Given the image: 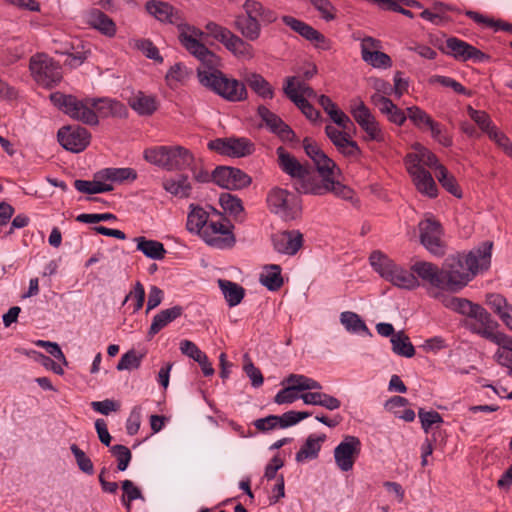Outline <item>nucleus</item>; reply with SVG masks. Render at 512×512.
<instances>
[{
	"instance_id": "473e14b6",
	"label": "nucleus",
	"mask_w": 512,
	"mask_h": 512,
	"mask_svg": "<svg viewBox=\"0 0 512 512\" xmlns=\"http://www.w3.org/2000/svg\"><path fill=\"white\" fill-rule=\"evenodd\" d=\"M324 434L320 436L310 435L302 445L300 450L296 453L295 459L297 462H304L308 459H315L321 450V444L325 441Z\"/></svg>"
},
{
	"instance_id": "4be33fe9",
	"label": "nucleus",
	"mask_w": 512,
	"mask_h": 512,
	"mask_svg": "<svg viewBox=\"0 0 512 512\" xmlns=\"http://www.w3.org/2000/svg\"><path fill=\"white\" fill-rule=\"evenodd\" d=\"M443 52L460 61L474 60L483 61L487 56L476 47L456 37H450L446 40V48Z\"/></svg>"
},
{
	"instance_id": "052dcab7",
	"label": "nucleus",
	"mask_w": 512,
	"mask_h": 512,
	"mask_svg": "<svg viewBox=\"0 0 512 512\" xmlns=\"http://www.w3.org/2000/svg\"><path fill=\"white\" fill-rule=\"evenodd\" d=\"M418 416L421 421L422 429L427 433L433 424H439L443 422L442 416L436 411H425L420 408Z\"/></svg>"
},
{
	"instance_id": "f8f14e48",
	"label": "nucleus",
	"mask_w": 512,
	"mask_h": 512,
	"mask_svg": "<svg viewBox=\"0 0 512 512\" xmlns=\"http://www.w3.org/2000/svg\"><path fill=\"white\" fill-rule=\"evenodd\" d=\"M350 113L357 124L365 131L368 140L377 142L384 140L379 123L362 100L353 99L351 101Z\"/></svg>"
},
{
	"instance_id": "393cba45",
	"label": "nucleus",
	"mask_w": 512,
	"mask_h": 512,
	"mask_svg": "<svg viewBox=\"0 0 512 512\" xmlns=\"http://www.w3.org/2000/svg\"><path fill=\"white\" fill-rule=\"evenodd\" d=\"M406 169L420 193L431 198L437 196V185L429 171L425 170V168H417L415 165L406 167Z\"/></svg>"
},
{
	"instance_id": "37998d69",
	"label": "nucleus",
	"mask_w": 512,
	"mask_h": 512,
	"mask_svg": "<svg viewBox=\"0 0 512 512\" xmlns=\"http://www.w3.org/2000/svg\"><path fill=\"white\" fill-rule=\"evenodd\" d=\"M100 178L110 181L122 182L125 180L134 181L137 173L132 168H107L97 174Z\"/></svg>"
},
{
	"instance_id": "9d476101",
	"label": "nucleus",
	"mask_w": 512,
	"mask_h": 512,
	"mask_svg": "<svg viewBox=\"0 0 512 512\" xmlns=\"http://www.w3.org/2000/svg\"><path fill=\"white\" fill-rule=\"evenodd\" d=\"M29 69L33 79L45 88H52L62 80L60 65L46 54L32 56Z\"/></svg>"
},
{
	"instance_id": "a211bd4d",
	"label": "nucleus",
	"mask_w": 512,
	"mask_h": 512,
	"mask_svg": "<svg viewBox=\"0 0 512 512\" xmlns=\"http://www.w3.org/2000/svg\"><path fill=\"white\" fill-rule=\"evenodd\" d=\"M420 232V241L424 247L432 254H444V245L441 240L442 228L440 223L434 218H426L418 225Z\"/></svg>"
},
{
	"instance_id": "6e6d98bb",
	"label": "nucleus",
	"mask_w": 512,
	"mask_h": 512,
	"mask_svg": "<svg viewBox=\"0 0 512 512\" xmlns=\"http://www.w3.org/2000/svg\"><path fill=\"white\" fill-rule=\"evenodd\" d=\"M111 453L117 458L118 470H126L132 457L130 450L124 445L117 444L111 447Z\"/></svg>"
},
{
	"instance_id": "c85d7f7f",
	"label": "nucleus",
	"mask_w": 512,
	"mask_h": 512,
	"mask_svg": "<svg viewBox=\"0 0 512 512\" xmlns=\"http://www.w3.org/2000/svg\"><path fill=\"white\" fill-rule=\"evenodd\" d=\"M183 314V307L180 305L173 306L157 313L151 323L148 336L151 339L169 323L173 322Z\"/></svg>"
},
{
	"instance_id": "864d4df0",
	"label": "nucleus",
	"mask_w": 512,
	"mask_h": 512,
	"mask_svg": "<svg viewBox=\"0 0 512 512\" xmlns=\"http://www.w3.org/2000/svg\"><path fill=\"white\" fill-rule=\"evenodd\" d=\"M486 303L500 318L512 307L502 295L497 293L488 294Z\"/></svg>"
},
{
	"instance_id": "5fc2aeb1",
	"label": "nucleus",
	"mask_w": 512,
	"mask_h": 512,
	"mask_svg": "<svg viewBox=\"0 0 512 512\" xmlns=\"http://www.w3.org/2000/svg\"><path fill=\"white\" fill-rule=\"evenodd\" d=\"M243 369L246 372L247 376L250 378L253 387H260L263 384V375L260 369L255 367L248 354L244 355Z\"/></svg>"
},
{
	"instance_id": "774afa93",
	"label": "nucleus",
	"mask_w": 512,
	"mask_h": 512,
	"mask_svg": "<svg viewBox=\"0 0 512 512\" xmlns=\"http://www.w3.org/2000/svg\"><path fill=\"white\" fill-rule=\"evenodd\" d=\"M489 138L496 142V144L503 149V151L510 157H512V142L502 132L494 129L488 134Z\"/></svg>"
},
{
	"instance_id": "2f4dec72",
	"label": "nucleus",
	"mask_w": 512,
	"mask_h": 512,
	"mask_svg": "<svg viewBox=\"0 0 512 512\" xmlns=\"http://www.w3.org/2000/svg\"><path fill=\"white\" fill-rule=\"evenodd\" d=\"M283 91L285 95L301 110L307 119L313 122L319 119L320 112L316 110L307 99H303L302 96H298V93L292 88L291 83L284 85Z\"/></svg>"
},
{
	"instance_id": "bb28decb",
	"label": "nucleus",
	"mask_w": 512,
	"mask_h": 512,
	"mask_svg": "<svg viewBox=\"0 0 512 512\" xmlns=\"http://www.w3.org/2000/svg\"><path fill=\"white\" fill-rule=\"evenodd\" d=\"M162 187L167 193L180 199L191 197L193 190L189 177L185 174L165 178Z\"/></svg>"
},
{
	"instance_id": "7c9ffc66",
	"label": "nucleus",
	"mask_w": 512,
	"mask_h": 512,
	"mask_svg": "<svg viewBox=\"0 0 512 512\" xmlns=\"http://www.w3.org/2000/svg\"><path fill=\"white\" fill-rule=\"evenodd\" d=\"M493 343L499 346L494 354L495 361L507 367L509 374H512V337L502 333Z\"/></svg>"
},
{
	"instance_id": "1a4fd4ad",
	"label": "nucleus",
	"mask_w": 512,
	"mask_h": 512,
	"mask_svg": "<svg viewBox=\"0 0 512 512\" xmlns=\"http://www.w3.org/2000/svg\"><path fill=\"white\" fill-rule=\"evenodd\" d=\"M269 210L285 221L294 220L301 214V201L292 192L275 187L267 195Z\"/></svg>"
},
{
	"instance_id": "c03bdc74",
	"label": "nucleus",
	"mask_w": 512,
	"mask_h": 512,
	"mask_svg": "<svg viewBox=\"0 0 512 512\" xmlns=\"http://www.w3.org/2000/svg\"><path fill=\"white\" fill-rule=\"evenodd\" d=\"M340 322L348 331L353 333L368 331L364 321L354 312H342L340 315Z\"/></svg>"
},
{
	"instance_id": "58836bf2",
	"label": "nucleus",
	"mask_w": 512,
	"mask_h": 512,
	"mask_svg": "<svg viewBox=\"0 0 512 512\" xmlns=\"http://www.w3.org/2000/svg\"><path fill=\"white\" fill-rule=\"evenodd\" d=\"M390 341L395 354L407 358L414 356L415 348L404 331L397 332Z\"/></svg>"
},
{
	"instance_id": "a19ab883",
	"label": "nucleus",
	"mask_w": 512,
	"mask_h": 512,
	"mask_svg": "<svg viewBox=\"0 0 512 512\" xmlns=\"http://www.w3.org/2000/svg\"><path fill=\"white\" fill-rule=\"evenodd\" d=\"M436 178L442 187L457 198L462 197V191L455 177L443 165L437 166Z\"/></svg>"
},
{
	"instance_id": "49530a36",
	"label": "nucleus",
	"mask_w": 512,
	"mask_h": 512,
	"mask_svg": "<svg viewBox=\"0 0 512 512\" xmlns=\"http://www.w3.org/2000/svg\"><path fill=\"white\" fill-rule=\"evenodd\" d=\"M219 203L225 212L234 216L239 215L244 210L241 200L230 193H222L219 197Z\"/></svg>"
},
{
	"instance_id": "aec40b11",
	"label": "nucleus",
	"mask_w": 512,
	"mask_h": 512,
	"mask_svg": "<svg viewBox=\"0 0 512 512\" xmlns=\"http://www.w3.org/2000/svg\"><path fill=\"white\" fill-rule=\"evenodd\" d=\"M411 270L423 285L428 284L434 288L447 291L444 267L439 269L435 264L427 261H417Z\"/></svg>"
},
{
	"instance_id": "b1692460",
	"label": "nucleus",
	"mask_w": 512,
	"mask_h": 512,
	"mask_svg": "<svg viewBox=\"0 0 512 512\" xmlns=\"http://www.w3.org/2000/svg\"><path fill=\"white\" fill-rule=\"evenodd\" d=\"M273 244L278 253L294 255L303 245V235L297 230L279 232L273 236Z\"/></svg>"
},
{
	"instance_id": "39448f33",
	"label": "nucleus",
	"mask_w": 512,
	"mask_h": 512,
	"mask_svg": "<svg viewBox=\"0 0 512 512\" xmlns=\"http://www.w3.org/2000/svg\"><path fill=\"white\" fill-rule=\"evenodd\" d=\"M490 264V258H447L444 264L447 291L463 288L479 272L489 269Z\"/></svg>"
},
{
	"instance_id": "de8ad7c7",
	"label": "nucleus",
	"mask_w": 512,
	"mask_h": 512,
	"mask_svg": "<svg viewBox=\"0 0 512 512\" xmlns=\"http://www.w3.org/2000/svg\"><path fill=\"white\" fill-rule=\"evenodd\" d=\"M142 359V354H138L133 349L129 350L121 356L116 368L119 371L138 369L141 365Z\"/></svg>"
},
{
	"instance_id": "ea45409f",
	"label": "nucleus",
	"mask_w": 512,
	"mask_h": 512,
	"mask_svg": "<svg viewBox=\"0 0 512 512\" xmlns=\"http://www.w3.org/2000/svg\"><path fill=\"white\" fill-rule=\"evenodd\" d=\"M134 241L136 242L137 250L145 256H163L168 253L164 248V245L157 240H151L140 236L134 238Z\"/></svg>"
},
{
	"instance_id": "c756f323",
	"label": "nucleus",
	"mask_w": 512,
	"mask_h": 512,
	"mask_svg": "<svg viewBox=\"0 0 512 512\" xmlns=\"http://www.w3.org/2000/svg\"><path fill=\"white\" fill-rule=\"evenodd\" d=\"M86 22L89 26L108 37H112L116 33L114 21L99 9L89 11L86 16Z\"/></svg>"
},
{
	"instance_id": "3c124183",
	"label": "nucleus",
	"mask_w": 512,
	"mask_h": 512,
	"mask_svg": "<svg viewBox=\"0 0 512 512\" xmlns=\"http://www.w3.org/2000/svg\"><path fill=\"white\" fill-rule=\"evenodd\" d=\"M407 117L413 122V124L418 128H423L424 126H428L432 123V118L420 107L411 106L406 109Z\"/></svg>"
},
{
	"instance_id": "f704fd0d",
	"label": "nucleus",
	"mask_w": 512,
	"mask_h": 512,
	"mask_svg": "<svg viewBox=\"0 0 512 512\" xmlns=\"http://www.w3.org/2000/svg\"><path fill=\"white\" fill-rule=\"evenodd\" d=\"M259 281L270 291L279 290L283 285L281 267L279 265H265Z\"/></svg>"
},
{
	"instance_id": "6e6552de",
	"label": "nucleus",
	"mask_w": 512,
	"mask_h": 512,
	"mask_svg": "<svg viewBox=\"0 0 512 512\" xmlns=\"http://www.w3.org/2000/svg\"><path fill=\"white\" fill-rule=\"evenodd\" d=\"M370 264L379 275L393 285L404 289H415L420 282L414 272L397 266L390 258H370Z\"/></svg>"
},
{
	"instance_id": "cd10ccee",
	"label": "nucleus",
	"mask_w": 512,
	"mask_h": 512,
	"mask_svg": "<svg viewBox=\"0 0 512 512\" xmlns=\"http://www.w3.org/2000/svg\"><path fill=\"white\" fill-rule=\"evenodd\" d=\"M404 162L406 167L415 165L417 168H424V166H427L429 168L434 167L436 170L437 166L440 165L436 155L420 144L414 145V152L409 153Z\"/></svg>"
},
{
	"instance_id": "c9c22d12",
	"label": "nucleus",
	"mask_w": 512,
	"mask_h": 512,
	"mask_svg": "<svg viewBox=\"0 0 512 512\" xmlns=\"http://www.w3.org/2000/svg\"><path fill=\"white\" fill-rule=\"evenodd\" d=\"M130 106L143 116L152 115L157 110V101L154 96L138 93L130 99Z\"/></svg>"
},
{
	"instance_id": "a18cd8bd",
	"label": "nucleus",
	"mask_w": 512,
	"mask_h": 512,
	"mask_svg": "<svg viewBox=\"0 0 512 512\" xmlns=\"http://www.w3.org/2000/svg\"><path fill=\"white\" fill-rule=\"evenodd\" d=\"M122 490L124 493L121 500L128 511L131 509L132 501L137 499L144 500V496L140 488L135 486V484L131 480H124L122 482Z\"/></svg>"
},
{
	"instance_id": "2eb2a0df",
	"label": "nucleus",
	"mask_w": 512,
	"mask_h": 512,
	"mask_svg": "<svg viewBox=\"0 0 512 512\" xmlns=\"http://www.w3.org/2000/svg\"><path fill=\"white\" fill-rule=\"evenodd\" d=\"M60 145L67 151L80 153L90 144L91 134L80 126H64L58 130Z\"/></svg>"
},
{
	"instance_id": "dca6fc26",
	"label": "nucleus",
	"mask_w": 512,
	"mask_h": 512,
	"mask_svg": "<svg viewBox=\"0 0 512 512\" xmlns=\"http://www.w3.org/2000/svg\"><path fill=\"white\" fill-rule=\"evenodd\" d=\"M212 181L227 190H239L251 184V177L238 168L219 166L212 172Z\"/></svg>"
},
{
	"instance_id": "69168bd1",
	"label": "nucleus",
	"mask_w": 512,
	"mask_h": 512,
	"mask_svg": "<svg viewBox=\"0 0 512 512\" xmlns=\"http://www.w3.org/2000/svg\"><path fill=\"white\" fill-rule=\"evenodd\" d=\"M452 304L459 313L466 315L467 318L472 317L481 306L463 298H453Z\"/></svg>"
},
{
	"instance_id": "e2e57ef3",
	"label": "nucleus",
	"mask_w": 512,
	"mask_h": 512,
	"mask_svg": "<svg viewBox=\"0 0 512 512\" xmlns=\"http://www.w3.org/2000/svg\"><path fill=\"white\" fill-rule=\"evenodd\" d=\"M335 147L339 153L346 157H358L361 154V150L357 142L352 140L351 136L345 138L343 141L335 145Z\"/></svg>"
},
{
	"instance_id": "4468645a",
	"label": "nucleus",
	"mask_w": 512,
	"mask_h": 512,
	"mask_svg": "<svg viewBox=\"0 0 512 512\" xmlns=\"http://www.w3.org/2000/svg\"><path fill=\"white\" fill-rule=\"evenodd\" d=\"M146 11L162 23H168L177 26L179 35L186 27H193L184 22L183 15L180 10L171 4L158 0H150L145 4Z\"/></svg>"
},
{
	"instance_id": "4d7b16f0",
	"label": "nucleus",
	"mask_w": 512,
	"mask_h": 512,
	"mask_svg": "<svg viewBox=\"0 0 512 512\" xmlns=\"http://www.w3.org/2000/svg\"><path fill=\"white\" fill-rule=\"evenodd\" d=\"M381 113L386 115L390 122L398 126H402L407 119V114L395 105L392 100Z\"/></svg>"
},
{
	"instance_id": "0eeeda50",
	"label": "nucleus",
	"mask_w": 512,
	"mask_h": 512,
	"mask_svg": "<svg viewBox=\"0 0 512 512\" xmlns=\"http://www.w3.org/2000/svg\"><path fill=\"white\" fill-rule=\"evenodd\" d=\"M203 75L201 85L230 102H240L247 98V89L243 82L227 77L223 72Z\"/></svg>"
},
{
	"instance_id": "09e8293b",
	"label": "nucleus",
	"mask_w": 512,
	"mask_h": 512,
	"mask_svg": "<svg viewBox=\"0 0 512 512\" xmlns=\"http://www.w3.org/2000/svg\"><path fill=\"white\" fill-rule=\"evenodd\" d=\"M362 59L373 68L387 69L392 66V60L390 56L384 52H381L380 50L373 51V53H366V56Z\"/></svg>"
},
{
	"instance_id": "680f3d73",
	"label": "nucleus",
	"mask_w": 512,
	"mask_h": 512,
	"mask_svg": "<svg viewBox=\"0 0 512 512\" xmlns=\"http://www.w3.org/2000/svg\"><path fill=\"white\" fill-rule=\"evenodd\" d=\"M296 81V77H287L285 80V85H288V83H291L292 88L294 91L298 93V96H302L303 99L307 98H316L317 94L314 91L312 87H310L308 84H306L303 81Z\"/></svg>"
},
{
	"instance_id": "338daca9",
	"label": "nucleus",
	"mask_w": 512,
	"mask_h": 512,
	"mask_svg": "<svg viewBox=\"0 0 512 512\" xmlns=\"http://www.w3.org/2000/svg\"><path fill=\"white\" fill-rule=\"evenodd\" d=\"M430 129L432 137L441 145L449 147L452 145L451 137L445 133L440 123L432 120V123L427 126Z\"/></svg>"
},
{
	"instance_id": "e433bc0d",
	"label": "nucleus",
	"mask_w": 512,
	"mask_h": 512,
	"mask_svg": "<svg viewBox=\"0 0 512 512\" xmlns=\"http://www.w3.org/2000/svg\"><path fill=\"white\" fill-rule=\"evenodd\" d=\"M247 85L260 97L272 99L274 96L273 87L263 76L252 73L245 78Z\"/></svg>"
},
{
	"instance_id": "0e129e2a",
	"label": "nucleus",
	"mask_w": 512,
	"mask_h": 512,
	"mask_svg": "<svg viewBox=\"0 0 512 512\" xmlns=\"http://www.w3.org/2000/svg\"><path fill=\"white\" fill-rule=\"evenodd\" d=\"M312 6L321 14V17L326 21H331L335 18L336 9L329 0H309Z\"/></svg>"
},
{
	"instance_id": "f257e3e1",
	"label": "nucleus",
	"mask_w": 512,
	"mask_h": 512,
	"mask_svg": "<svg viewBox=\"0 0 512 512\" xmlns=\"http://www.w3.org/2000/svg\"><path fill=\"white\" fill-rule=\"evenodd\" d=\"M303 149L313 161L320 178L312 172L308 164H302L282 146L276 149L278 165L285 174L293 179L295 190L301 194L321 196L332 193L345 200L351 199L353 190L338 180L340 169L319 145L311 138L306 137L303 140Z\"/></svg>"
},
{
	"instance_id": "a878e982",
	"label": "nucleus",
	"mask_w": 512,
	"mask_h": 512,
	"mask_svg": "<svg viewBox=\"0 0 512 512\" xmlns=\"http://www.w3.org/2000/svg\"><path fill=\"white\" fill-rule=\"evenodd\" d=\"M190 212L187 217V229L190 232L198 233L203 232V229L208 225L211 217H220L221 213L214 208H211V214L205 211L202 207L194 204L190 205Z\"/></svg>"
},
{
	"instance_id": "13d9d810",
	"label": "nucleus",
	"mask_w": 512,
	"mask_h": 512,
	"mask_svg": "<svg viewBox=\"0 0 512 512\" xmlns=\"http://www.w3.org/2000/svg\"><path fill=\"white\" fill-rule=\"evenodd\" d=\"M136 47L140 50L147 58L152 59L156 62L162 63L163 58L159 53L158 48L148 39H141L136 42Z\"/></svg>"
},
{
	"instance_id": "20e7f679",
	"label": "nucleus",
	"mask_w": 512,
	"mask_h": 512,
	"mask_svg": "<svg viewBox=\"0 0 512 512\" xmlns=\"http://www.w3.org/2000/svg\"><path fill=\"white\" fill-rule=\"evenodd\" d=\"M204 34L205 32L197 27H186L181 35H178L181 45L201 62V66L197 68V77L200 83L203 75L209 76V74H216L215 72H222L219 70L220 57L201 42Z\"/></svg>"
},
{
	"instance_id": "5701e85b",
	"label": "nucleus",
	"mask_w": 512,
	"mask_h": 512,
	"mask_svg": "<svg viewBox=\"0 0 512 512\" xmlns=\"http://www.w3.org/2000/svg\"><path fill=\"white\" fill-rule=\"evenodd\" d=\"M282 20L293 31L297 32L303 38L313 43L316 48L323 50L330 48L329 41L326 39V37L318 30L314 29L311 25L292 16H284Z\"/></svg>"
},
{
	"instance_id": "79ce46f5",
	"label": "nucleus",
	"mask_w": 512,
	"mask_h": 512,
	"mask_svg": "<svg viewBox=\"0 0 512 512\" xmlns=\"http://www.w3.org/2000/svg\"><path fill=\"white\" fill-rule=\"evenodd\" d=\"M74 187L76 190L84 194H98L113 190V186L111 184L98 180L88 181L77 179L74 181Z\"/></svg>"
},
{
	"instance_id": "423d86ee",
	"label": "nucleus",
	"mask_w": 512,
	"mask_h": 512,
	"mask_svg": "<svg viewBox=\"0 0 512 512\" xmlns=\"http://www.w3.org/2000/svg\"><path fill=\"white\" fill-rule=\"evenodd\" d=\"M144 158L149 163L167 171H182L191 168L195 162L193 153L180 145H163L146 149Z\"/></svg>"
},
{
	"instance_id": "7ed1b4c3",
	"label": "nucleus",
	"mask_w": 512,
	"mask_h": 512,
	"mask_svg": "<svg viewBox=\"0 0 512 512\" xmlns=\"http://www.w3.org/2000/svg\"><path fill=\"white\" fill-rule=\"evenodd\" d=\"M233 25L242 37L214 21H209L205 24L206 35L221 43L235 57L252 59L254 57L253 47L244 39L255 41L259 38L261 33L260 20L237 15Z\"/></svg>"
},
{
	"instance_id": "603ef678",
	"label": "nucleus",
	"mask_w": 512,
	"mask_h": 512,
	"mask_svg": "<svg viewBox=\"0 0 512 512\" xmlns=\"http://www.w3.org/2000/svg\"><path fill=\"white\" fill-rule=\"evenodd\" d=\"M70 450L75 457L79 469L88 475H92L94 473V466L91 459L86 456L85 452L82 451L76 444H72L70 446Z\"/></svg>"
},
{
	"instance_id": "ddd939ff",
	"label": "nucleus",
	"mask_w": 512,
	"mask_h": 512,
	"mask_svg": "<svg viewBox=\"0 0 512 512\" xmlns=\"http://www.w3.org/2000/svg\"><path fill=\"white\" fill-rule=\"evenodd\" d=\"M464 325L471 332L476 333L491 342L496 340L503 333L496 330L498 323L482 306L476 310L472 317L466 318Z\"/></svg>"
},
{
	"instance_id": "4c0bfd02",
	"label": "nucleus",
	"mask_w": 512,
	"mask_h": 512,
	"mask_svg": "<svg viewBox=\"0 0 512 512\" xmlns=\"http://www.w3.org/2000/svg\"><path fill=\"white\" fill-rule=\"evenodd\" d=\"M247 17L256 18L268 23L276 20L275 14L270 10H265L263 5L256 0H246L243 4Z\"/></svg>"
},
{
	"instance_id": "bf43d9fd",
	"label": "nucleus",
	"mask_w": 512,
	"mask_h": 512,
	"mask_svg": "<svg viewBox=\"0 0 512 512\" xmlns=\"http://www.w3.org/2000/svg\"><path fill=\"white\" fill-rule=\"evenodd\" d=\"M431 83H438L442 86L453 89L458 94L470 95L471 93L459 82L453 78L441 75H435L430 78Z\"/></svg>"
},
{
	"instance_id": "72a5a7b5",
	"label": "nucleus",
	"mask_w": 512,
	"mask_h": 512,
	"mask_svg": "<svg viewBox=\"0 0 512 512\" xmlns=\"http://www.w3.org/2000/svg\"><path fill=\"white\" fill-rule=\"evenodd\" d=\"M218 285L230 307L241 303L245 296V289L241 285L224 279H219Z\"/></svg>"
},
{
	"instance_id": "412c9836",
	"label": "nucleus",
	"mask_w": 512,
	"mask_h": 512,
	"mask_svg": "<svg viewBox=\"0 0 512 512\" xmlns=\"http://www.w3.org/2000/svg\"><path fill=\"white\" fill-rule=\"evenodd\" d=\"M257 114L270 132L277 135L280 140L284 142H293L296 140V134L292 128L267 107L260 105L257 109Z\"/></svg>"
},
{
	"instance_id": "9b49d317",
	"label": "nucleus",
	"mask_w": 512,
	"mask_h": 512,
	"mask_svg": "<svg viewBox=\"0 0 512 512\" xmlns=\"http://www.w3.org/2000/svg\"><path fill=\"white\" fill-rule=\"evenodd\" d=\"M231 229L232 225L225 218H222V215L217 220L211 217L200 236L212 247L219 249L229 248L235 243V237Z\"/></svg>"
},
{
	"instance_id": "6ab92c4d",
	"label": "nucleus",
	"mask_w": 512,
	"mask_h": 512,
	"mask_svg": "<svg viewBox=\"0 0 512 512\" xmlns=\"http://www.w3.org/2000/svg\"><path fill=\"white\" fill-rule=\"evenodd\" d=\"M210 150L230 157H245L253 152V144L245 138H219L208 143Z\"/></svg>"
},
{
	"instance_id": "8fccbe9b",
	"label": "nucleus",
	"mask_w": 512,
	"mask_h": 512,
	"mask_svg": "<svg viewBox=\"0 0 512 512\" xmlns=\"http://www.w3.org/2000/svg\"><path fill=\"white\" fill-rule=\"evenodd\" d=\"M469 117L479 126V128L489 134L491 129H494L495 127L492 125L490 116L485 112L481 110H476L472 108L471 106H468L467 108Z\"/></svg>"
},
{
	"instance_id": "f3484780",
	"label": "nucleus",
	"mask_w": 512,
	"mask_h": 512,
	"mask_svg": "<svg viewBox=\"0 0 512 512\" xmlns=\"http://www.w3.org/2000/svg\"><path fill=\"white\" fill-rule=\"evenodd\" d=\"M360 451V439L356 436H345L334 449V459L338 468L343 472L352 470Z\"/></svg>"
},
{
	"instance_id": "f03ea898",
	"label": "nucleus",
	"mask_w": 512,
	"mask_h": 512,
	"mask_svg": "<svg viewBox=\"0 0 512 512\" xmlns=\"http://www.w3.org/2000/svg\"><path fill=\"white\" fill-rule=\"evenodd\" d=\"M49 98L53 105L64 114L90 126L98 125L99 117L118 115L125 109L120 102L109 98L85 97L79 99L74 95L59 91L50 94Z\"/></svg>"
}]
</instances>
